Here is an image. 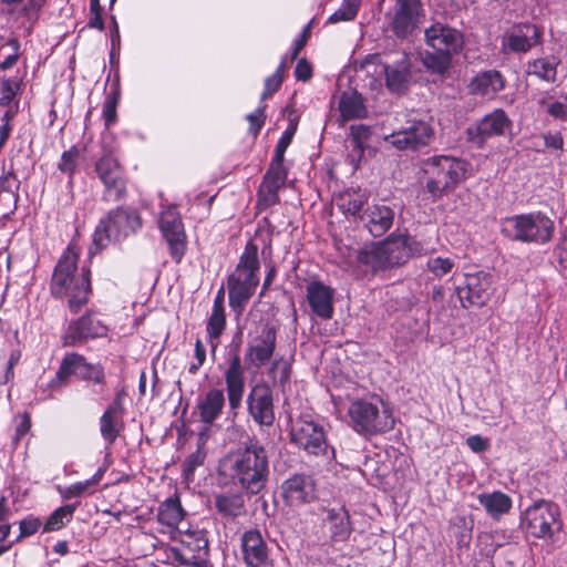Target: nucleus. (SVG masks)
Wrapping results in <instances>:
<instances>
[{
	"label": "nucleus",
	"mask_w": 567,
	"mask_h": 567,
	"mask_svg": "<svg viewBox=\"0 0 567 567\" xmlns=\"http://www.w3.org/2000/svg\"><path fill=\"white\" fill-rule=\"evenodd\" d=\"M279 372V382L284 385L290 378V367L284 361L282 358L275 360L269 369V374L276 381L277 373Z\"/></svg>",
	"instance_id": "4d7b16f0"
},
{
	"label": "nucleus",
	"mask_w": 567,
	"mask_h": 567,
	"mask_svg": "<svg viewBox=\"0 0 567 567\" xmlns=\"http://www.w3.org/2000/svg\"><path fill=\"white\" fill-rule=\"evenodd\" d=\"M495 290L493 275L486 271L466 274L464 282L455 287V293L464 309L485 306Z\"/></svg>",
	"instance_id": "ddd939ff"
},
{
	"label": "nucleus",
	"mask_w": 567,
	"mask_h": 567,
	"mask_svg": "<svg viewBox=\"0 0 567 567\" xmlns=\"http://www.w3.org/2000/svg\"><path fill=\"white\" fill-rule=\"evenodd\" d=\"M351 134V146H352V155H358L359 157L363 154V151L367 146V142L371 135V131L368 126L359 124L352 125L350 127Z\"/></svg>",
	"instance_id": "a18cd8bd"
},
{
	"label": "nucleus",
	"mask_w": 567,
	"mask_h": 567,
	"mask_svg": "<svg viewBox=\"0 0 567 567\" xmlns=\"http://www.w3.org/2000/svg\"><path fill=\"white\" fill-rule=\"evenodd\" d=\"M214 504L224 517L236 518L246 513V502L241 492H224L215 495Z\"/></svg>",
	"instance_id": "2f4dec72"
},
{
	"label": "nucleus",
	"mask_w": 567,
	"mask_h": 567,
	"mask_svg": "<svg viewBox=\"0 0 567 567\" xmlns=\"http://www.w3.org/2000/svg\"><path fill=\"white\" fill-rule=\"evenodd\" d=\"M421 0H393L385 13L386 30L400 41H412L423 21Z\"/></svg>",
	"instance_id": "6e6552de"
},
{
	"label": "nucleus",
	"mask_w": 567,
	"mask_h": 567,
	"mask_svg": "<svg viewBox=\"0 0 567 567\" xmlns=\"http://www.w3.org/2000/svg\"><path fill=\"white\" fill-rule=\"evenodd\" d=\"M71 375L83 381H92L95 384H104L105 373L101 364H92L85 357L76 352L68 353L62 359L55 377L49 383V388L59 390L69 384Z\"/></svg>",
	"instance_id": "f8f14e48"
},
{
	"label": "nucleus",
	"mask_w": 567,
	"mask_h": 567,
	"mask_svg": "<svg viewBox=\"0 0 567 567\" xmlns=\"http://www.w3.org/2000/svg\"><path fill=\"white\" fill-rule=\"evenodd\" d=\"M142 227L140 214L131 207H117L103 217L93 235L96 249L105 248L112 240H121Z\"/></svg>",
	"instance_id": "0eeeda50"
},
{
	"label": "nucleus",
	"mask_w": 567,
	"mask_h": 567,
	"mask_svg": "<svg viewBox=\"0 0 567 567\" xmlns=\"http://www.w3.org/2000/svg\"><path fill=\"white\" fill-rule=\"evenodd\" d=\"M79 155L80 151L75 145H73L70 150L64 151L61 155L60 163L58 164L59 171L68 174L69 177L72 178L75 173Z\"/></svg>",
	"instance_id": "49530a36"
},
{
	"label": "nucleus",
	"mask_w": 567,
	"mask_h": 567,
	"mask_svg": "<svg viewBox=\"0 0 567 567\" xmlns=\"http://www.w3.org/2000/svg\"><path fill=\"white\" fill-rule=\"evenodd\" d=\"M477 501L486 514L495 520H498L512 508V498L501 491L482 493L477 496Z\"/></svg>",
	"instance_id": "473e14b6"
},
{
	"label": "nucleus",
	"mask_w": 567,
	"mask_h": 567,
	"mask_svg": "<svg viewBox=\"0 0 567 567\" xmlns=\"http://www.w3.org/2000/svg\"><path fill=\"white\" fill-rule=\"evenodd\" d=\"M240 547L247 567H275L270 549L258 529L246 530L240 537Z\"/></svg>",
	"instance_id": "6ab92c4d"
},
{
	"label": "nucleus",
	"mask_w": 567,
	"mask_h": 567,
	"mask_svg": "<svg viewBox=\"0 0 567 567\" xmlns=\"http://www.w3.org/2000/svg\"><path fill=\"white\" fill-rule=\"evenodd\" d=\"M542 30L533 23L515 25L505 38V48L515 53H526L542 42Z\"/></svg>",
	"instance_id": "a878e982"
},
{
	"label": "nucleus",
	"mask_w": 567,
	"mask_h": 567,
	"mask_svg": "<svg viewBox=\"0 0 567 567\" xmlns=\"http://www.w3.org/2000/svg\"><path fill=\"white\" fill-rule=\"evenodd\" d=\"M322 522L329 534L330 547L341 550L353 530L348 509L344 506L328 508Z\"/></svg>",
	"instance_id": "4be33fe9"
},
{
	"label": "nucleus",
	"mask_w": 567,
	"mask_h": 567,
	"mask_svg": "<svg viewBox=\"0 0 567 567\" xmlns=\"http://www.w3.org/2000/svg\"><path fill=\"white\" fill-rule=\"evenodd\" d=\"M295 76L298 81H308L312 76V66L306 59H300L295 68Z\"/></svg>",
	"instance_id": "680f3d73"
},
{
	"label": "nucleus",
	"mask_w": 567,
	"mask_h": 567,
	"mask_svg": "<svg viewBox=\"0 0 567 567\" xmlns=\"http://www.w3.org/2000/svg\"><path fill=\"white\" fill-rule=\"evenodd\" d=\"M348 413L353 429L360 434L385 433L394 426V420L388 410L380 411L378 405L365 400L352 402Z\"/></svg>",
	"instance_id": "9b49d317"
},
{
	"label": "nucleus",
	"mask_w": 567,
	"mask_h": 567,
	"mask_svg": "<svg viewBox=\"0 0 567 567\" xmlns=\"http://www.w3.org/2000/svg\"><path fill=\"white\" fill-rule=\"evenodd\" d=\"M281 84L282 81L279 75L272 74L271 76H268L265 80V89L261 94V100L270 97L275 92H277L280 89Z\"/></svg>",
	"instance_id": "e2e57ef3"
},
{
	"label": "nucleus",
	"mask_w": 567,
	"mask_h": 567,
	"mask_svg": "<svg viewBox=\"0 0 567 567\" xmlns=\"http://www.w3.org/2000/svg\"><path fill=\"white\" fill-rule=\"evenodd\" d=\"M0 189L2 192L11 193L12 195L18 196V192L20 189V181L18 179L12 167L8 171L3 169V173L0 176Z\"/></svg>",
	"instance_id": "603ef678"
},
{
	"label": "nucleus",
	"mask_w": 567,
	"mask_h": 567,
	"mask_svg": "<svg viewBox=\"0 0 567 567\" xmlns=\"http://www.w3.org/2000/svg\"><path fill=\"white\" fill-rule=\"evenodd\" d=\"M277 344V330L274 326L264 324L259 333L251 339L246 350V361L257 369L269 362Z\"/></svg>",
	"instance_id": "412c9836"
},
{
	"label": "nucleus",
	"mask_w": 567,
	"mask_h": 567,
	"mask_svg": "<svg viewBox=\"0 0 567 567\" xmlns=\"http://www.w3.org/2000/svg\"><path fill=\"white\" fill-rule=\"evenodd\" d=\"M423 246L409 235H390L385 239L364 246L357 256L360 265L372 272L404 265L411 257L420 256Z\"/></svg>",
	"instance_id": "7ed1b4c3"
},
{
	"label": "nucleus",
	"mask_w": 567,
	"mask_h": 567,
	"mask_svg": "<svg viewBox=\"0 0 567 567\" xmlns=\"http://www.w3.org/2000/svg\"><path fill=\"white\" fill-rule=\"evenodd\" d=\"M120 93L117 90L109 93L103 104V117L105 121V127H110L117 120V103H118Z\"/></svg>",
	"instance_id": "de8ad7c7"
},
{
	"label": "nucleus",
	"mask_w": 567,
	"mask_h": 567,
	"mask_svg": "<svg viewBox=\"0 0 567 567\" xmlns=\"http://www.w3.org/2000/svg\"><path fill=\"white\" fill-rule=\"evenodd\" d=\"M307 300L312 312L321 319L328 320L333 315V295L331 287L315 280L307 285Z\"/></svg>",
	"instance_id": "bb28decb"
},
{
	"label": "nucleus",
	"mask_w": 567,
	"mask_h": 567,
	"mask_svg": "<svg viewBox=\"0 0 567 567\" xmlns=\"http://www.w3.org/2000/svg\"><path fill=\"white\" fill-rule=\"evenodd\" d=\"M558 63L555 59L538 58L527 62L525 72L527 75H534L542 81L553 83L557 78Z\"/></svg>",
	"instance_id": "4c0bfd02"
},
{
	"label": "nucleus",
	"mask_w": 567,
	"mask_h": 567,
	"mask_svg": "<svg viewBox=\"0 0 567 567\" xmlns=\"http://www.w3.org/2000/svg\"><path fill=\"white\" fill-rule=\"evenodd\" d=\"M107 328L91 312L69 323L62 338L64 347L81 344L87 339L105 336Z\"/></svg>",
	"instance_id": "5701e85b"
},
{
	"label": "nucleus",
	"mask_w": 567,
	"mask_h": 567,
	"mask_svg": "<svg viewBox=\"0 0 567 567\" xmlns=\"http://www.w3.org/2000/svg\"><path fill=\"white\" fill-rule=\"evenodd\" d=\"M194 352H195V358H196L197 362L192 363L188 368V371L192 374H195L206 360V349L199 339H197L195 342V351Z\"/></svg>",
	"instance_id": "052dcab7"
},
{
	"label": "nucleus",
	"mask_w": 567,
	"mask_h": 567,
	"mask_svg": "<svg viewBox=\"0 0 567 567\" xmlns=\"http://www.w3.org/2000/svg\"><path fill=\"white\" fill-rule=\"evenodd\" d=\"M523 526L535 538H553L563 527L560 511L553 502L537 501L525 511Z\"/></svg>",
	"instance_id": "1a4fd4ad"
},
{
	"label": "nucleus",
	"mask_w": 567,
	"mask_h": 567,
	"mask_svg": "<svg viewBox=\"0 0 567 567\" xmlns=\"http://www.w3.org/2000/svg\"><path fill=\"white\" fill-rule=\"evenodd\" d=\"M554 230V221L540 212L507 217L502 221V233L522 243H548Z\"/></svg>",
	"instance_id": "423d86ee"
},
{
	"label": "nucleus",
	"mask_w": 567,
	"mask_h": 567,
	"mask_svg": "<svg viewBox=\"0 0 567 567\" xmlns=\"http://www.w3.org/2000/svg\"><path fill=\"white\" fill-rule=\"evenodd\" d=\"M193 549L198 551L197 556L192 555L190 557H186L176 548H173L172 550L174 558L182 565L202 567V565L205 563L203 556H207L208 554V540L204 537L196 538Z\"/></svg>",
	"instance_id": "ea45409f"
},
{
	"label": "nucleus",
	"mask_w": 567,
	"mask_h": 567,
	"mask_svg": "<svg viewBox=\"0 0 567 567\" xmlns=\"http://www.w3.org/2000/svg\"><path fill=\"white\" fill-rule=\"evenodd\" d=\"M367 203L368 197L364 194L347 195L341 198L340 208L347 217L351 216L361 220Z\"/></svg>",
	"instance_id": "79ce46f5"
},
{
	"label": "nucleus",
	"mask_w": 567,
	"mask_h": 567,
	"mask_svg": "<svg viewBox=\"0 0 567 567\" xmlns=\"http://www.w3.org/2000/svg\"><path fill=\"white\" fill-rule=\"evenodd\" d=\"M95 171L105 187L103 199L121 202L126 195V179L117 159L111 155L103 156L96 162Z\"/></svg>",
	"instance_id": "dca6fc26"
},
{
	"label": "nucleus",
	"mask_w": 567,
	"mask_h": 567,
	"mask_svg": "<svg viewBox=\"0 0 567 567\" xmlns=\"http://www.w3.org/2000/svg\"><path fill=\"white\" fill-rule=\"evenodd\" d=\"M505 79L497 70H487L477 73L470 83V91L475 95L495 96L505 89Z\"/></svg>",
	"instance_id": "c756f323"
},
{
	"label": "nucleus",
	"mask_w": 567,
	"mask_h": 567,
	"mask_svg": "<svg viewBox=\"0 0 567 567\" xmlns=\"http://www.w3.org/2000/svg\"><path fill=\"white\" fill-rule=\"evenodd\" d=\"M258 270V247L249 240L236 269L227 280L229 306L233 310L240 312L255 293L259 284Z\"/></svg>",
	"instance_id": "20e7f679"
},
{
	"label": "nucleus",
	"mask_w": 567,
	"mask_h": 567,
	"mask_svg": "<svg viewBox=\"0 0 567 567\" xmlns=\"http://www.w3.org/2000/svg\"><path fill=\"white\" fill-rule=\"evenodd\" d=\"M224 379L228 405L230 410L237 411L241 406L245 393V369L238 353L229 357Z\"/></svg>",
	"instance_id": "b1692460"
},
{
	"label": "nucleus",
	"mask_w": 567,
	"mask_h": 567,
	"mask_svg": "<svg viewBox=\"0 0 567 567\" xmlns=\"http://www.w3.org/2000/svg\"><path fill=\"white\" fill-rule=\"evenodd\" d=\"M266 105L258 107L254 113H250L246 116L249 122V131L254 136H257L265 124L266 121Z\"/></svg>",
	"instance_id": "6e6d98bb"
},
{
	"label": "nucleus",
	"mask_w": 567,
	"mask_h": 567,
	"mask_svg": "<svg viewBox=\"0 0 567 567\" xmlns=\"http://www.w3.org/2000/svg\"><path fill=\"white\" fill-rule=\"evenodd\" d=\"M20 90V83L12 79L1 82L0 107L13 106L12 102Z\"/></svg>",
	"instance_id": "8fccbe9b"
},
{
	"label": "nucleus",
	"mask_w": 567,
	"mask_h": 567,
	"mask_svg": "<svg viewBox=\"0 0 567 567\" xmlns=\"http://www.w3.org/2000/svg\"><path fill=\"white\" fill-rule=\"evenodd\" d=\"M79 251L72 244L68 246L60 257L51 279V293L55 298H62L70 293L69 307L76 313L87 302L91 293V271L82 268L81 275L75 276L78 270Z\"/></svg>",
	"instance_id": "f03ea898"
},
{
	"label": "nucleus",
	"mask_w": 567,
	"mask_h": 567,
	"mask_svg": "<svg viewBox=\"0 0 567 567\" xmlns=\"http://www.w3.org/2000/svg\"><path fill=\"white\" fill-rule=\"evenodd\" d=\"M546 112L558 120H567V103L555 101L548 104Z\"/></svg>",
	"instance_id": "0e129e2a"
},
{
	"label": "nucleus",
	"mask_w": 567,
	"mask_h": 567,
	"mask_svg": "<svg viewBox=\"0 0 567 567\" xmlns=\"http://www.w3.org/2000/svg\"><path fill=\"white\" fill-rule=\"evenodd\" d=\"M159 229L168 245L172 258L175 262H181L186 250V234L179 214L172 208L163 212Z\"/></svg>",
	"instance_id": "a211bd4d"
},
{
	"label": "nucleus",
	"mask_w": 567,
	"mask_h": 567,
	"mask_svg": "<svg viewBox=\"0 0 567 567\" xmlns=\"http://www.w3.org/2000/svg\"><path fill=\"white\" fill-rule=\"evenodd\" d=\"M454 261L450 258L435 257L427 260V268L436 277H442L452 271Z\"/></svg>",
	"instance_id": "864d4df0"
},
{
	"label": "nucleus",
	"mask_w": 567,
	"mask_h": 567,
	"mask_svg": "<svg viewBox=\"0 0 567 567\" xmlns=\"http://www.w3.org/2000/svg\"><path fill=\"white\" fill-rule=\"evenodd\" d=\"M422 63L427 71L434 74H444L452 63V54L445 52L425 51L421 54Z\"/></svg>",
	"instance_id": "58836bf2"
},
{
	"label": "nucleus",
	"mask_w": 567,
	"mask_h": 567,
	"mask_svg": "<svg viewBox=\"0 0 567 567\" xmlns=\"http://www.w3.org/2000/svg\"><path fill=\"white\" fill-rule=\"evenodd\" d=\"M42 523L39 518L33 516H28L20 522L19 525V536L14 539V542L20 540L21 538L29 537L35 534L41 527Z\"/></svg>",
	"instance_id": "5fc2aeb1"
},
{
	"label": "nucleus",
	"mask_w": 567,
	"mask_h": 567,
	"mask_svg": "<svg viewBox=\"0 0 567 567\" xmlns=\"http://www.w3.org/2000/svg\"><path fill=\"white\" fill-rule=\"evenodd\" d=\"M226 326L225 309L220 308V302H214L212 315L207 321L208 342L210 346V355L213 359L216 357V350L219 344V337L221 336Z\"/></svg>",
	"instance_id": "72a5a7b5"
},
{
	"label": "nucleus",
	"mask_w": 567,
	"mask_h": 567,
	"mask_svg": "<svg viewBox=\"0 0 567 567\" xmlns=\"http://www.w3.org/2000/svg\"><path fill=\"white\" fill-rule=\"evenodd\" d=\"M206 452L199 446L194 453L189 454L183 463V475L186 480H192L196 468L204 464Z\"/></svg>",
	"instance_id": "09e8293b"
},
{
	"label": "nucleus",
	"mask_w": 567,
	"mask_h": 567,
	"mask_svg": "<svg viewBox=\"0 0 567 567\" xmlns=\"http://www.w3.org/2000/svg\"><path fill=\"white\" fill-rule=\"evenodd\" d=\"M288 172L284 165V159L272 157L269 168L264 175L262 183L281 189L287 181Z\"/></svg>",
	"instance_id": "a19ab883"
},
{
	"label": "nucleus",
	"mask_w": 567,
	"mask_h": 567,
	"mask_svg": "<svg viewBox=\"0 0 567 567\" xmlns=\"http://www.w3.org/2000/svg\"><path fill=\"white\" fill-rule=\"evenodd\" d=\"M74 509V505H65L56 508L47 519L43 526V532H53L61 529L66 522H70Z\"/></svg>",
	"instance_id": "37998d69"
},
{
	"label": "nucleus",
	"mask_w": 567,
	"mask_h": 567,
	"mask_svg": "<svg viewBox=\"0 0 567 567\" xmlns=\"http://www.w3.org/2000/svg\"><path fill=\"white\" fill-rule=\"evenodd\" d=\"M512 127V121L503 109L486 114L477 124L467 127V140L482 147L488 138L503 136Z\"/></svg>",
	"instance_id": "f3484780"
},
{
	"label": "nucleus",
	"mask_w": 567,
	"mask_h": 567,
	"mask_svg": "<svg viewBox=\"0 0 567 567\" xmlns=\"http://www.w3.org/2000/svg\"><path fill=\"white\" fill-rule=\"evenodd\" d=\"M411 59L405 52H402L401 58L392 64L384 65L385 83L390 91L401 93L408 89L411 80Z\"/></svg>",
	"instance_id": "c85d7f7f"
},
{
	"label": "nucleus",
	"mask_w": 567,
	"mask_h": 567,
	"mask_svg": "<svg viewBox=\"0 0 567 567\" xmlns=\"http://www.w3.org/2000/svg\"><path fill=\"white\" fill-rule=\"evenodd\" d=\"M295 132H296V125H290L286 130V132L282 134V136L279 138V141L276 145L275 155H274L275 158L284 159L285 152L288 148V146L290 145L292 137L295 135Z\"/></svg>",
	"instance_id": "13d9d810"
},
{
	"label": "nucleus",
	"mask_w": 567,
	"mask_h": 567,
	"mask_svg": "<svg viewBox=\"0 0 567 567\" xmlns=\"http://www.w3.org/2000/svg\"><path fill=\"white\" fill-rule=\"evenodd\" d=\"M184 516L185 511L183 509L177 496L168 497L158 507L157 520L167 527H177Z\"/></svg>",
	"instance_id": "c9c22d12"
},
{
	"label": "nucleus",
	"mask_w": 567,
	"mask_h": 567,
	"mask_svg": "<svg viewBox=\"0 0 567 567\" xmlns=\"http://www.w3.org/2000/svg\"><path fill=\"white\" fill-rule=\"evenodd\" d=\"M362 0H343L341 7L328 19L329 23L352 21L355 19Z\"/></svg>",
	"instance_id": "c03bdc74"
},
{
	"label": "nucleus",
	"mask_w": 567,
	"mask_h": 567,
	"mask_svg": "<svg viewBox=\"0 0 567 567\" xmlns=\"http://www.w3.org/2000/svg\"><path fill=\"white\" fill-rule=\"evenodd\" d=\"M425 43L436 52L458 53L464 44L461 31L447 24L435 22L424 30Z\"/></svg>",
	"instance_id": "aec40b11"
},
{
	"label": "nucleus",
	"mask_w": 567,
	"mask_h": 567,
	"mask_svg": "<svg viewBox=\"0 0 567 567\" xmlns=\"http://www.w3.org/2000/svg\"><path fill=\"white\" fill-rule=\"evenodd\" d=\"M434 138V128L430 122L421 118L406 121L405 126L386 136V141L398 150L417 151L427 146Z\"/></svg>",
	"instance_id": "4468645a"
},
{
	"label": "nucleus",
	"mask_w": 567,
	"mask_h": 567,
	"mask_svg": "<svg viewBox=\"0 0 567 567\" xmlns=\"http://www.w3.org/2000/svg\"><path fill=\"white\" fill-rule=\"evenodd\" d=\"M280 189L261 182L258 189V203L262 207L267 208L276 205L279 202L278 192Z\"/></svg>",
	"instance_id": "3c124183"
},
{
	"label": "nucleus",
	"mask_w": 567,
	"mask_h": 567,
	"mask_svg": "<svg viewBox=\"0 0 567 567\" xmlns=\"http://www.w3.org/2000/svg\"><path fill=\"white\" fill-rule=\"evenodd\" d=\"M224 406V391L217 388L209 389L197 403L200 421L205 424H213L221 415Z\"/></svg>",
	"instance_id": "7c9ffc66"
},
{
	"label": "nucleus",
	"mask_w": 567,
	"mask_h": 567,
	"mask_svg": "<svg viewBox=\"0 0 567 567\" xmlns=\"http://www.w3.org/2000/svg\"><path fill=\"white\" fill-rule=\"evenodd\" d=\"M219 473L240 487L247 495H259L269 480V455L256 439H248L228 453L219 464Z\"/></svg>",
	"instance_id": "f257e3e1"
},
{
	"label": "nucleus",
	"mask_w": 567,
	"mask_h": 567,
	"mask_svg": "<svg viewBox=\"0 0 567 567\" xmlns=\"http://www.w3.org/2000/svg\"><path fill=\"white\" fill-rule=\"evenodd\" d=\"M339 111L343 120L362 118L367 115V109L360 94L344 92L339 101Z\"/></svg>",
	"instance_id": "e433bc0d"
},
{
	"label": "nucleus",
	"mask_w": 567,
	"mask_h": 567,
	"mask_svg": "<svg viewBox=\"0 0 567 567\" xmlns=\"http://www.w3.org/2000/svg\"><path fill=\"white\" fill-rule=\"evenodd\" d=\"M425 189L434 200L452 193L465 179L466 163L451 156L439 155L423 163Z\"/></svg>",
	"instance_id": "39448f33"
},
{
	"label": "nucleus",
	"mask_w": 567,
	"mask_h": 567,
	"mask_svg": "<svg viewBox=\"0 0 567 567\" xmlns=\"http://www.w3.org/2000/svg\"><path fill=\"white\" fill-rule=\"evenodd\" d=\"M290 442L309 455H326L329 449L327 433L319 422L310 415H302L291 421Z\"/></svg>",
	"instance_id": "9d476101"
},
{
	"label": "nucleus",
	"mask_w": 567,
	"mask_h": 567,
	"mask_svg": "<svg viewBox=\"0 0 567 567\" xmlns=\"http://www.w3.org/2000/svg\"><path fill=\"white\" fill-rule=\"evenodd\" d=\"M281 494L289 506H299L316 498L315 483L310 476L295 474L281 485Z\"/></svg>",
	"instance_id": "393cba45"
},
{
	"label": "nucleus",
	"mask_w": 567,
	"mask_h": 567,
	"mask_svg": "<svg viewBox=\"0 0 567 567\" xmlns=\"http://www.w3.org/2000/svg\"><path fill=\"white\" fill-rule=\"evenodd\" d=\"M467 446L475 453L484 452L488 449L489 443L487 439L481 435H471L466 440Z\"/></svg>",
	"instance_id": "69168bd1"
},
{
	"label": "nucleus",
	"mask_w": 567,
	"mask_h": 567,
	"mask_svg": "<svg viewBox=\"0 0 567 567\" xmlns=\"http://www.w3.org/2000/svg\"><path fill=\"white\" fill-rule=\"evenodd\" d=\"M544 142H545V146L547 148H554V150H559V151H563L564 148V138L561 136L560 133H546L544 134Z\"/></svg>",
	"instance_id": "774afa93"
},
{
	"label": "nucleus",
	"mask_w": 567,
	"mask_h": 567,
	"mask_svg": "<svg viewBox=\"0 0 567 567\" xmlns=\"http://www.w3.org/2000/svg\"><path fill=\"white\" fill-rule=\"evenodd\" d=\"M31 429V419L28 413L21 415L20 423L16 427V434L13 437V445L17 447L22 437L30 431Z\"/></svg>",
	"instance_id": "bf43d9fd"
},
{
	"label": "nucleus",
	"mask_w": 567,
	"mask_h": 567,
	"mask_svg": "<svg viewBox=\"0 0 567 567\" xmlns=\"http://www.w3.org/2000/svg\"><path fill=\"white\" fill-rule=\"evenodd\" d=\"M393 220V209L380 204L368 205L361 216L364 227L374 237L384 235L391 228Z\"/></svg>",
	"instance_id": "cd10ccee"
},
{
	"label": "nucleus",
	"mask_w": 567,
	"mask_h": 567,
	"mask_svg": "<svg viewBox=\"0 0 567 567\" xmlns=\"http://www.w3.org/2000/svg\"><path fill=\"white\" fill-rule=\"evenodd\" d=\"M11 530V525L9 523H4L0 525V556L7 553L12 545L16 543L14 540L8 542V537Z\"/></svg>",
	"instance_id": "338daca9"
},
{
	"label": "nucleus",
	"mask_w": 567,
	"mask_h": 567,
	"mask_svg": "<svg viewBox=\"0 0 567 567\" xmlns=\"http://www.w3.org/2000/svg\"><path fill=\"white\" fill-rule=\"evenodd\" d=\"M247 412L259 426H271L275 423L274 392L266 381L254 384L246 398Z\"/></svg>",
	"instance_id": "2eb2a0df"
},
{
	"label": "nucleus",
	"mask_w": 567,
	"mask_h": 567,
	"mask_svg": "<svg viewBox=\"0 0 567 567\" xmlns=\"http://www.w3.org/2000/svg\"><path fill=\"white\" fill-rule=\"evenodd\" d=\"M124 413L105 409L100 417V433L107 445L115 443L123 430L122 416Z\"/></svg>",
	"instance_id": "f704fd0d"
}]
</instances>
